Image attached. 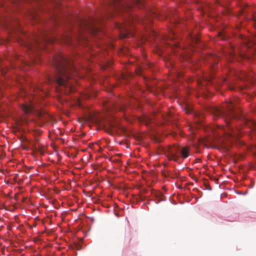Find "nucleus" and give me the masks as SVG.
Here are the masks:
<instances>
[{
    "label": "nucleus",
    "instance_id": "obj_11",
    "mask_svg": "<svg viewBox=\"0 0 256 256\" xmlns=\"http://www.w3.org/2000/svg\"><path fill=\"white\" fill-rule=\"evenodd\" d=\"M33 106L32 105L24 104L22 109L25 114H28L32 112Z\"/></svg>",
    "mask_w": 256,
    "mask_h": 256
},
{
    "label": "nucleus",
    "instance_id": "obj_20",
    "mask_svg": "<svg viewBox=\"0 0 256 256\" xmlns=\"http://www.w3.org/2000/svg\"><path fill=\"white\" fill-rule=\"evenodd\" d=\"M186 112L188 114H190L191 112V110L190 109H186Z\"/></svg>",
    "mask_w": 256,
    "mask_h": 256
},
{
    "label": "nucleus",
    "instance_id": "obj_23",
    "mask_svg": "<svg viewBox=\"0 0 256 256\" xmlns=\"http://www.w3.org/2000/svg\"><path fill=\"white\" fill-rule=\"evenodd\" d=\"M145 124L146 125H148V120H145Z\"/></svg>",
    "mask_w": 256,
    "mask_h": 256
},
{
    "label": "nucleus",
    "instance_id": "obj_29",
    "mask_svg": "<svg viewBox=\"0 0 256 256\" xmlns=\"http://www.w3.org/2000/svg\"><path fill=\"white\" fill-rule=\"evenodd\" d=\"M146 120H148V122H149V121H150V120H148V119H147V118H146Z\"/></svg>",
    "mask_w": 256,
    "mask_h": 256
},
{
    "label": "nucleus",
    "instance_id": "obj_7",
    "mask_svg": "<svg viewBox=\"0 0 256 256\" xmlns=\"http://www.w3.org/2000/svg\"><path fill=\"white\" fill-rule=\"evenodd\" d=\"M44 44H41V40L37 38H34L32 43L25 42V44L27 48L32 51H35L38 49H42L44 48V44L48 40L46 38H42V40Z\"/></svg>",
    "mask_w": 256,
    "mask_h": 256
},
{
    "label": "nucleus",
    "instance_id": "obj_28",
    "mask_svg": "<svg viewBox=\"0 0 256 256\" xmlns=\"http://www.w3.org/2000/svg\"><path fill=\"white\" fill-rule=\"evenodd\" d=\"M38 89L40 90H43V89H41L40 88H38Z\"/></svg>",
    "mask_w": 256,
    "mask_h": 256
},
{
    "label": "nucleus",
    "instance_id": "obj_18",
    "mask_svg": "<svg viewBox=\"0 0 256 256\" xmlns=\"http://www.w3.org/2000/svg\"><path fill=\"white\" fill-rule=\"evenodd\" d=\"M209 80H210V82L212 84H214L215 82V80L213 78H210Z\"/></svg>",
    "mask_w": 256,
    "mask_h": 256
},
{
    "label": "nucleus",
    "instance_id": "obj_30",
    "mask_svg": "<svg viewBox=\"0 0 256 256\" xmlns=\"http://www.w3.org/2000/svg\"><path fill=\"white\" fill-rule=\"evenodd\" d=\"M254 50L255 52H256V48H254Z\"/></svg>",
    "mask_w": 256,
    "mask_h": 256
},
{
    "label": "nucleus",
    "instance_id": "obj_8",
    "mask_svg": "<svg viewBox=\"0 0 256 256\" xmlns=\"http://www.w3.org/2000/svg\"><path fill=\"white\" fill-rule=\"evenodd\" d=\"M84 120L96 124H100V119L98 114L92 111L88 112V114L85 116Z\"/></svg>",
    "mask_w": 256,
    "mask_h": 256
},
{
    "label": "nucleus",
    "instance_id": "obj_3",
    "mask_svg": "<svg viewBox=\"0 0 256 256\" xmlns=\"http://www.w3.org/2000/svg\"><path fill=\"white\" fill-rule=\"evenodd\" d=\"M144 4V0H110L109 2L110 10L116 12H127L132 9L134 5L141 8Z\"/></svg>",
    "mask_w": 256,
    "mask_h": 256
},
{
    "label": "nucleus",
    "instance_id": "obj_26",
    "mask_svg": "<svg viewBox=\"0 0 256 256\" xmlns=\"http://www.w3.org/2000/svg\"><path fill=\"white\" fill-rule=\"evenodd\" d=\"M180 76H181L180 75V74H178V77H180Z\"/></svg>",
    "mask_w": 256,
    "mask_h": 256
},
{
    "label": "nucleus",
    "instance_id": "obj_10",
    "mask_svg": "<svg viewBox=\"0 0 256 256\" xmlns=\"http://www.w3.org/2000/svg\"><path fill=\"white\" fill-rule=\"evenodd\" d=\"M246 42V46L248 48H250L251 46H253V45H256V36L251 39L248 38Z\"/></svg>",
    "mask_w": 256,
    "mask_h": 256
},
{
    "label": "nucleus",
    "instance_id": "obj_16",
    "mask_svg": "<svg viewBox=\"0 0 256 256\" xmlns=\"http://www.w3.org/2000/svg\"><path fill=\"white\" fill-rule=\"evenodd\" d=\"M110 129L112 132L116 130V126L114 124H110Z\"/></svg>",
    "mask_w": 256,
    "mask_h": 256
},
{
    "label": "nucleus",
    "instance_id": "obj_9",
    "mask_svg": "<svg viewBox=\"0 0 256 256\" xmlns=\"http://www.w3.org/2000/svg\"><path fill=\"white\" fill-rule=\"evenodd\" d=\"M180 154L183 158H187L189 156V148L184 146L181 150H180Z\"/></svg>",
    "mask_w": 256,
    "mask_h": 256
},
{
    "label": "nucleus",
    "instance_id": "obj_25",
    "mask_svg": "<svg viewBox=\"0 0 256 256\" xmlns=\"http://www.w3.org/2000/svg\"><path fill=\"white\" fill-rule=\"evenodd\" d=\"M218 4H219L220 5H222V6H224V5H222V4H221L220 2H218Z\"/></svg>",
    "mask_w": 256,
    "mask_h": 256
},
{
    "label": "nucleus",
    "instance_id": "obj_31",
    "mask_svg": "<svg viewBox=\"0 0 256 256\" xmlns=\"http://www.w3.org/2000/svg\"><path fill=\"white\" fill-rule=\"evenodd\" d=\"M77 249H78V250H80V248H77Z\"/></svg>",
    "mask_w": 256,
    "mask_h": 256
},
{
    "label": "nucleus",
    "instance_id": "obj_13",
    "mask_svg": "<svg viewBox=\"0 0 256 256\" xmlns=\"http://www.w3.org/2000/svg\"><path fill=\"white\" fill-rule=\"evenodd\" d=\"M172 111L168 112V114L166 116H164V118L166 121H170V120L171 118L172 117Z\"/></svg>",
    "mask_w": 256,
    "mask_h": 256
},
{
    "label": "nucleus",
    "instance_id": "obj_14",
    "mask_svg": "<svg viewBox=\"0 0 256 256\" xmlns=\"http://www.w3.org/2000/svg\"><path fill=\"white\" fill-rule=\"evenodd\" d=\"M190 38H191V40L192 41V44H196L200 42V40L198 38L193 37L192 36Z\"/></svg>",
    "mask_w": 256,
    "mask_h": 256
},
{
    "label": "nucleus",
    "instance_id": "obj_17",
    "mask_svg": "<svg viewBox=\"0 0 256 256\" xmlns=\"http://www.w3.org/2000/svg\"><path fill=\"white\" fill-rule=\"evenodd\" d=\"M248 126H256V123L254 121H252V120H251V121H250L249 122H248Z\"/></svg>",
    "mask_w": 256,
    "mask_h": 256
},
{
    "label": "nucleus",
    "instance_id": "obj_1",
    "mask_svg": "<svg viewBox=\"0 0 256 256\" xmlns=\"http://www.w3.org/2000/svg\"><path fill=\"white\" fill-rule=\"evenodd\" d=\"M53 65L56 70L54 80L58 86L56 90L66 94L73 92L72 77L77 72L72 60L58 54L55 57Z\"/></svg>",
    "mask_w": 256,
    "mask_h": 256
},
{
    "label": "nucleus",
    "instance_id": "obj_12",
    "mask_svg": "<svg viewBox=\"0 0 256 256\" xmlns=\"http://www.w3.org/2000/svg\"><path fill=\"white\" fill-rule=\"evenodd\" d=\"M224 141V138L220 139L218 142V144H219V146H220V148H223L224 150H228V148L226 146V144L225 143V142Z\"/></svg>",
    "mask_w": 256,
    "mask_h": 256
},
{
    "label": "nucleus",
    "instance_id": "obj_5",
    "mask_svg": "<svg viewBox=\"0 0 256 256\" xmlns=\"http://www.w3.org/2000/svg\"><path fill=\"white\" fill-rule=\"evenodd\" d=\"M160 150L166 156L169 160L177 162L179 159L178 154L180 152V148L178 145L174 144L166 148H160Z\"/></svg>",
    "mask_w": 256,
    "mask_h": 256
},
{
    "label": "nucleus",
    "instance_id": "obj_22",
    "mask_svg": "<svg viewBox=\"0 0 256 256\" xmlns=\"http://www.w3.org/2000/svg\"><path fill=\"white\" fill-rule=\"evenodd\" d=\"M2 24H4V22H3V21L0 19V25Z\"/></svg>",
    "mask_w": 256,
    "mask_h": 256
},
{
    "label": "nucleus",
    "instance_id": "obj_21",
    "mask_svg": "<svg viewBox=\"0 0 256 256\" xmlns=\"http://www.w3.org/2000/svg\"><path fill=\"white\" fill-rule=\"evenodd\" d=\"M124 106H120V110H124Z\"/></svg>",
    "mask_w": 256,
    "mask_h": 256
},
{
    "label": "nucleus",
    "instance_id": "obj_2",
    "mask_svg": "<svg viewBox=\"0 0 256 256\" xmlns=\"http://www.w3.org/2000/svg\"><path fill=\"white\" fill-rule=\"evenodd\" d=\"M210 112L213 114L214 118H222L224 119L226 126L225 127L222 126L220 130L222 134L228 138L234 137L236 134L233 132L231 127L229 126L228 120L234 118L236 115L234 110V105L232 102H228L225 104L220 110L217 107H212L210 109Z\"/></svg>",
    "mask_w": 256,
    "mask_h": 256
},
{
    "label": "nucleus",
    "instance_id": "obj_24",
    "mask_svg": "<svg viewBox=\"0 0 256 256\" xmlns=\"http://www.w3.org/2000/svg\"><path fill=\"white\" fill-rule=\"evenodd\" d=\"M221 80H222V82H224L226 80L225 78H222Z\"/></svg>",
    "mask_w": 256,
    "mask_h": 256
},
{
    "label": "nucleus",
    "instance_id": "obj_6",
    "mask_svg": "<svg viewBox=\"0 0 256 256\" xmlns=\"http://www.w3.org/2000/svg\"><path fill=\"white\" fill-rule=\"evenodd\" d=\"M96 20H83L80 22V26L82 30H84L95 35L99 31V28L96 26Z\"/></svg>",
    "mask_w": 256,
    "mask_h": 256
},
{
    "label": "nucleus",
    "instance_id": "obj_27",
    "mask_svg": "<svg viewBox=\"0 0 256 256\" xmlns=\"http://www.w3.org/2000/svg\"><path fill=\"white\" fill-rule=\"evenodd\" d=\"M245 57H247V56H242V58H245Z\"/></svg>",
    "mask_w": 256,
    "mask_h": 256
},
{
    "label": "nucleus",
    "instance_id": "obj_19",
    "mask_svg": "<svg viewBox=\"0 0 256 256\" xmlns=\"http://www.w3.org/2000/svg\"><path fill=\"white\" fill-rule=\"evenodd\" d=\"M153 16H156V17H158L159 16V14H158V13H154L152 14Z\"/></svg>",
    "mask_w": 256,
    "mask_h": 256
},
{
    "label": "nucleus",
    "instance_id": "obj_15",
    "mask_svg": "<svg viewBox=\"0 0 256 256\" xmlns=\"http://www.w3.org/2000/svg\"><path fill=\"white\" fill-rule=\"evenodd\" d=\"M162 174H163V176H165V177L170 176V177H171L172 178H175L174 176H172V174H171V172H167V174H166L165 172H164L162 173Z\"/></svg>",
    "mask_w": 256,
    "mask_h": 256
},
{
    "label": "nucleus",
    "instance_id": "obj_4",
    "mask_svg": "<svg viewBox=\"0 0 256 256\" xmlns=\"http://www.w3.org/2000/svg\"><path fill=\"white\" fill-rule=\"evenodd\" d=\"M151 18L152 16L150 14H148L144 18H140L137 16H130L128 20H126L124 25L118 26V28L120 29H124V30L126 31V33L123 34L122 37L126 38L128 36V35L130 34V30L128 28V26L134 24L136 22L144 24L146 22L149 24L151 22Z\"/></svg>",
    "mask_w": 256,
    "mask_h": 256
}]
</instances>
